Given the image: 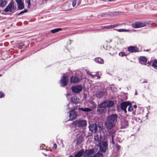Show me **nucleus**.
Listing matches in <instances>:
<instances>
[{
    "instance_id": "nucleus-1",
    "label": "nucleus",
    "mask_w": 157,
    "mask_h": 157,
    "mask_svg": "<svg viewBox=\"0 0 157 157\" xmlns=\"http://www.w3.org/2000/svg\"><path fill=\"white\" fill-rule=\"evenodd\" d=\"M72 124L76 127H83L86 126L87 122L85 120L80 119L74 121Z\"/></svg>"
},
{
    "instance_id": "nucleus-2",
    "label": "nucleus",
    "mask_w": 157,
    "mask_h": 157,
    "mask_svg": "<svg viewBox=\"0 0 157 157\" xmlns=\"http://www.w3.org/2000/svg\"><path fill=\"white\" fill-rule=\"evenodd\" d=\"M107 143L105 141H103L101 143H99L98 144V146L100 147V150L101 151L105 152L107 148Z\"/></svg>"
},
{
    "instance_id": "nucleus-3",
    "label": "nucleus",
    "mask_w": 157,
    "mask_h": 157,
    "mask_svg": "<svg viewBox=\"0 0 157 157\" xmlns=\"http://www.w3.org/2000/svg\"><path fill=\"white\" fill-rule=\"evenodd\" d=\"M117 115L113 114L108 116L107 117V119L115 124L117 120Z\"/></svg>"
},
{
    "instance_id": "nucleus-4",
    "label": "nucleus",
    "mask_w": 157,
    "mask_h": 157,
    "mask_svg": "<svg viewBox=\"0 0 157 157\" xmlns=\"http://www.w3.org/2000/svg\"><path fill=\"white\" fill-rule=\"evenodd\" d=\"M97 151L96 148H92L90 150H86L84 153V157L86 156H92L91 155L93 154Z\"/></svg>"
},
{
    "instance_id": "nucleus-5",
    "label": "nucleus",
    "mask_w": 157,
    "mask_h": 157,
    "mask_svg": "<svg viewBox=\"0 0 157 157\" xmlns=\"http://www.w3.org/2000/svg\"><path fill=\"white\" fill-rule=\"evenodd\" d=\"M146 24L144 22H137L132 24V27L133 28H139L145 27Z\"/></svg>"
},
{
    "instance_id": "nucleus-6",
    "label": "nucleus",
    "mask_w": 157,
    "mask_h": 157,
    "mask_svg": "<svg viewBox=\"0 0 157 157\" xmlns=\"http://www.w3.org/2000/svg\"><path fill=\"white\" fill-rule=\"evenodd\" d=\"M82 89V85H78L72 86L71 89L72 91L75 93H78L81 92Z\"/></svg>"
},
{
    "instance_id": "nucleus-7",
    "label": "nucleus",
    "mask_w": 157,
    "mask_h": 157,
    "mask_svg": "<svg viewBox=\"0 0 157 157\" xmlns=\"http://www.w3.org/2000/svg\"><path fill=\"white\" fill-rule=\"evenodd\" d=\"M115 124L107 119L105 123V127L108 129H110L114 127Z\"/></svg>"
},
{
    "instance_id": "nucleus-8",
    "label": "nucleus",
    "mask_w": 157,
    "mask_h": 157,
    "mask_svg": "<svg viewBox=\"0 0 157 157\" xmlns=\"http://www.w3.org/2000/svg\"><path fill=\"white\" fill-rule=\"evenodd\" d=\"M90 131L92 133H96L97 131V125L95 123L90 124L89 127Z\"/></svg>"
},
{
    "instance_id": "nucleus-9",
    "label": "nucleus",
    "mask_w": 157,
    "mask_h": 157,
    "mask_svg": "<svg viewBox=\"0 0 157 157\" xmlns=\"http://www.w3.org/2000/svg\"><path fill=\"white\" fill-rule=\"evenodd\" d=\"M86 74L88 75V76L90 78H94L95 77H98V78H100V76L98 73V72L97 73H94V74H92V73L88 71L87 70H86Z\"/></svg>"
},
{
    "instance_id": "nucleus-10",
    "label": "nucleus",
    "mask_w": 157,
    "mask_h": 157,
    "mask_svg": "<svg viewBox=\"0 0 157 157\" xmlns=\"http://www.w3.org/2000/svg\"><path fill=\"white\" fill-rule=\"evenodd\" d=\"M68 82V79L67 76H64L62 77L61 79L60 83L62 86L67 85Z\"/></svg>"
},
{
    "instance_id": "nucleus-11",
    "label": "nucleus",
    "mask_w": 157,
    "mask_h": 157,
    "mask_svg": "<svg viewBox=\"0 0 157 157\" xmlns=\"http://www.w3.org/2000/svg\"><path fill=\"white\" fill-rule=\"evenodd\" d=\"M130 104V102L128 101L122 102L121 104V108L124 111L125 113H126L127 112L126 110V108L128 105H129Z\"/></svg>"
},
{
    "instance_id": "nucleus-12",
    "label": "nucleus",
    "mask_w": 157,
    "mask_h": 157,
    "mask_svg": "<svg viewBox=\"0 0 157 157\" xmlns=\"http://www.w3.org/2000/svg\"><path fill=\"white\" fill-rule=\"evenodd\" d=\"M13 9H14V6L13 5L12 2H10L4 9V11L6 12L8 11L12 12L13 11Z\"/></svg>"
},
{
    "instance_id": "nucleus-13",
    "label": "nucleus",
    "mask_w": 157,
    "mask_h": 157,
    "mask_svg": "<svg viewBox=\"0 0 157 157\" xmlns=\"http://www.w3.org/2000/svg\"><path fill=\"white\" fill-rule=\"evenodd\" d=\"M78 114L73 111H70L69 113V120H72L76 118Z\"/></svg>"
},
{
    "instance_id": "nucleus-14",
    "label": "nucleus",
    "mask_w": 157,
    "mask_h": 157,
    "mask_svg": "<svg viewBox=\"0 0 157 157\" xmlns=\"http://www.w3.org/2000/svg\"><path fill=\"white\" fill-rule=\"evenodd\" d=\"M17 3L18 9L21 10L24 8V3L22 0H15Z\"/></svg>"
},
{
    "instance_id": "nucleus-15",
    "label": "nucleus",
    "mask_w": 157,
    "mask_h": 157,
    "mask_svg": "<svg viewBox=\"0 0 157 157\" xmlns=\"http://www.w3.org/2000/svg\"><path fill=\"white\" fill-rule=\"evenodd\" d=\"M119 25V24H116L108 25L103 26H101V28L103 29H111L116 27L118 26Z\"/></svg>"
},
{
    "instance_id": "nucleus-16",
    "label": "nucleus",
    "mask_w": 157,
    "mask_h": 157,
    "mask_svg": "<svg viewBox=\"0 0 157 157\" xmlns=\"http://www.w3.org/2000/svg\"><path fill=\"white\" fill-rule=\"evenodd\" d=\"M80 79L77 76H74L71 77L70 79V82L72 83H75L79 82Z\"/></svg>"
},
{
    "instance_id": "nucleus-17",
    "label": "nucleus",
    "mask_w": 157,
    "mask_h": 157,
    "mask_svg": "<svg viewBox=\"0 0 157 157\" xmlns=\"http://www.w3.org/2000/svg\"><path fill=\"white\" fill-rule=\"evenodd\" d=\"M138 48L135 47L130 46L128 48V50L131 52H134L138 51Z\"/></svg>"
},
{
    "instance_id": "nucleus-18",
    "label": "nucleus",
    "mask_w": 157,
    "mask_h": 157,
    "mask_svg": "<svg viewBox=\"0 0 157 157\" xmlns=\"http://www.w3.org/2000/svg\"><path fill=\"white\" fill-rule=\"evenodd\" d=\"M84 153V150L83 149H81L75 154L74 156L76 157H80Z\"/></svg>"
},
{
    "instance_id": "nucleus-19",
    "label": "nucleus",
    "mask_w": 157,
    "mask_h": 157,
    "mask_svg": "<svg viewBox=\"0 0 157 157\" xmlns=\"http://www.w3.org/2000/svg\"><path fill=\"white\" fill-rule=\"evenodd\" d=\"M101 135L97 134L94 136V140L98 142H99L101 140Z\"/></svg>"
},
{
    "instance_id": "nucleus-20",
    "label": "nucleus",
    "mask_w": 157,
    "mask_h": 157,
    "mask_svg": "<svg viewBox=\"0 0 157 157\" xmlns=\"http://www.w3.org/2000/svg\"><path fill=\"white\" fill-rule=\"evenodd\" d=\"M104 94V93L102 91H99L97 92L96 96L98 98L102 97Z\"/></svg>"
},
{
    "instance_id": "nucleus-21",
    "label": "nucleus",
    "mask_w": 157,
    "mask_h": 157,
    "mask_svg": "<svg viewBox=\"0 0 157 157\" xmlns=\"http://www.w3.org/2000/svg\"><path fill=\"white\" fill-rule=\"evenodd\" d=\"M121 125L122 128H124L128 126V122L126 121H123L121 122Z\"/></svg>"
},
{
    "instance_id": "nucleus-22",
    "label": "nucleus",
    "mask_w": 157,
    "mask_h": 157,
    "mask_svg": "<svg viewBox=\"0 0 157 157\" xmlns=\"http://www.w3.org/2000/svg\"><path fill=\"white\" fill-rule=\"evenodd\" d=\"M71 102L76 104L79 102V99H77L76 96H74L71 98Z\"/></svg>"
},
{
    "instance_id": "nucleus-23",
    "label": "nucleus",
    "mask_w": 157,
    "mask_h": 157,
    "mask_svg": "<svg viewBox=\"0 0 157 157\" xmlns=\"http://www.w3.org/2000/svg\"><path fill=\"white\" fill-rule=\"evenodd\" d=\"M78 109L85 112H88L91 110L90 109L86 107L79 108Z\"/></svg>"
},
{
    "instance_id": "nucleus-24",
    "label": "nucleus",
    "mask_w": 157,
    "mask_h": 157,
    "mask_svg": "<svg viewBox=\"0 0 157 157\" xmlns=\"http://www.w3.org/2000/svg\"><path fill=\"white\" fill-rule=\"evenodd\" d=\"M107 107H110L113 106L114 104V102L113 101H106Z\"/></svg>"
},
{
    "instance_id": "nucleus-25",
    "label": "nucleus",
    "mask_w": 157,
    "mask_h": 157,
    "mask_svg": "<svg viewBox=\"0 0 157 157\" xmlns=\"http://www.w3.org/2000/svg\"><path fill=\"white\" fill-rule=\"evenodd\" d=\"M95 61L98 63L103 64L104 63V60L98 57L95 59Z\"/></svg>"
},
{
    "instance_id": "nucleus-26",
    "label": "nucleus",
    "mask_w": 157,
    "mask_h": 157,
    "mask_svg": "<svg viewBox=\"0 0 157 157\" xmlns=\"http://www.w3.org/2000/svg\"><path fill=\"white\" fill-rule=\"evenodd\" d=\"M7 3L6 0H0V7H4Z\"/></svg>"
},
{
    "instance_id": "nucleus-27",
    "label": "nucleus",
    "mask_w": 157,
    "mask_h": 157,
    "mask_svg": "<svg viewBox=\"0 0 157 157\" xmlns=\"http://www.w3.org/2000/svg\"><path fill=\"white\" fill-rule=\"evenodd\" d=\"M140 62L142 63V62L145 63L147 61V59L144 56H141L139 58Z\"/></svg>"
},
{
    "instance_id": "nucleus-28",
    "label": "nucleus",
    "mask_w": 157,
    "mask_h": 157,
    "mask_svg": "<svg viewBox=\"0 0 157 157\" xmlns=\"http://www.w3.org/2000/svg\"><path fill=\"white\" fill-rule=\"evenodd\" d=\"M94 156V157H103V154L101 151H99Z\"/></svg>"
},
{
    "instance_id": "nucleus-29",
    "label": "nucleus",
    "mask_w": 157,
    "mask_h": 157,
    "mask_svg": "<svg viewBox=\"0 0 157 157\" xmlns=\"http://www.w3.org/2000/svg\"><path fill=\"white\" fill-rule=\"evenodd\" d=\"M99 107L101 108H104L107 107L106 101H104L99 105Z\"/></svg>"
},
{
    "instance_id": "nucleus-30",
    "label": "nucleus",
    "mask_w": 157,
    "mask_h": 157,
    "mask_svg": "<svg viewBox=\"0 0 157 157\" xmlns=\"http://www.w3.org/2000/svg\"><path fill=\"white\" fill-rule=\"evenodd\" d=\"M62 30V29L61 28H57L52 29L51 31L52 33H55Z\"/></svg>"
},
{
    "instance_id": "nucleus-31",
    "label": "nucleus",
    "mask_w": 157,
    "mask_h": 157,
    "mask_svg": "<svg viewBox=\"0 0 157 157\" xmlns=\"http://www.w3.org/2000/svg\"><path fill=\"white\" fill-rule=\"evenodd\" d=\"M115 30L120 32H129L130 30H127L124 29H115Z\"/></svg>"
},
{
    "instance_id": "nucleus-32",
    "label": "nucleus",
    "mask_w": 157,
    "mask_h": 157,
    "mask_svg": "<svg viewBox=\"0 0 157 157\" xmlns=\"http://www.w3.org/2000/svg\"><path fill=\"white\" fill-rule=\"evenodd\" d=\"M152 65L153 67H157V60H155L153 61Z\"/></svg>"
},
{
    "instance_id": "nucleus-33",
    "label": "nucleus",
    "mask_w": 157,
    "mask_h": 157,
    "mask_svg": "<svg viewBox=\"0 0 157 157\" xmlns=\"http://www.w3.org/2000/svg\"><path fill=\"white\" fill-rule=\"evenodd\" d=\"M82 139V137L78 138L77 140V143L78 144L81 143Z\"/></svg>"
},
{
    "instance_id": "nucleus-34",
    "label": "nucleus",
    "mask_w": 157,
    "mask_h": 157,
    "mask_svg": "<svg viewBox=\"0 0 157 157\" xmlns=\"http://www.w3.org/2000/svg\"><path fill=\"white\" fill-rule=\"evenodd\" d=\"M115 146L117 151H119L121 149V147L118 144H116Z\"/></svg>"
},
{
    "instance_id": "nucleus-35",
    "label": "nucleus",
    "mask_w": 157,
    "mask_h": 157,
    "mask_svg": "<svg viewBox=\"0 0 157 157\" xmlns=\"http://www.w3.org/2000/svg\"><path fill=\"white\" fill-rule=\"evenodd\" d=\"M128 106L129 107L128 108V110L129 111H131L133 109V108L131 104L130 103V105Z\"/></svg>"
},
{
    "instance_id": "nucleus-36",
    "label": "nucleus",
    "mask_w": 157,
    "mask_h": 157,
    "mask_svg": "<svg viewBox=\"0 0 157 157\" xmlns=\"http://www.w3.org/2000/svg\"><path fill=\"white\" fill-rule=\"evenodd\" d=\"M26 2L28 4V7H29L31 5L30 0H25Z\"/></svg>"
},
{
    "instance_id": "nucleus-37",
    "label": "nucleus",
    "mask_w": 157,
    "mask_h": 157,
    "mask_svg": "<svg viewBox=\"0 0 157 157\" xmlns=\"http://www.w3.org/2000/svg\"><path fill=\"white\" fill-rule=\"evenodd\" d=\"M76 3V1L75 0H74L72 1V5L73 7H75V5Z\"/></svg>"
},
{
    "instance_id": "nucleus-38",
    "label": "nucleus",
    "mask_w": 157,
    "mask_h": 157,
    "mask_svg": "<svg viewBox=\"0 0 157 157\" xmlns=\"http://www.w3.org/2000/svg\"><path fill=\"white\" fill-rule=\"evenodd\" d=\"M108 14L105 13H102L101 14V17H108Z\"/></svg>"
},
{
    "instance_id": "nucleus-39",
    "label": "nucleus",
    "mask_w": 157,
    "mask_h": 157,
    "mask_svg": "<svg viewBox=\"0 0 157 157\" xmlns=\"http://www.w3.org/2000/svg\"><path fill=\"white\" fill-rule=\"evenodd\" d=\"M119 56H121V57H123V56H124V55H125V56L126 55L123 52H121L120 53H119Z\"/></svg>"
},
{
    "instance_id": "nucleus-40",
    "label": "nucleus",
    "mask_w": 157,
    "mask_h": 157,
    "mask_svg": "<svg viewBox=\"0 0 157 157\" xmlns=\"http://www.w3.org/2000/svg\"><path fill=\"white\" fill-rule=\"evenodd\" d=\"M56 148H57V145L56 144H53V148L54 149H56Z\"/></svg>"
},
{
    "instance_id": "nucleus-41",
    "label": "nucleus",
    "mask_w": 157,
    "mask_h": 157,
    "mask_svg": "<svg viewBox=\"0 0 157 157\" xmlns=\"http://www.w3.org/2000/svg\"><path fill=\"white\" fill-rule=\"evenodd\" d=\"M3 96V94L2 92H0V98H2Z\"/></svg>"
},
{
    "instance_id": "nucleus-42",
    "label": "nucleus",
    "mask_w": 157,
    "mask_h": 157,
    "mask_svg": "<svg viewBox=\"0 0 157 157\" xmlns=\"http://www.w3.org/2000/svg\"><path fill=\"white\" fill-rule=\"evenodd\" d=\"M145 64H146V65H147V66H149V65H151V63H150L149 61H148Z\"/></svg>"
},
{
    "instance_id": "nucleus-43",
    "label": "nucleus",
    "mask_w": 157,
    "mask_h": 157,
    "mask_svg": "<svg viewBox=\"0 0 157 157\" xmlns=\"http://www.w3.org/2000/svg\"><path fill=\"white\" fill-rule=\"evenodd\" d=\"M71 95V93H67V98H68V96H70Z\"/></svg>"
},
{
    "instance_id": "nucleus-44",
    "label": "nucleus",
    "mask_w": 157,
    "mask_h": 157,
    "mask_svg": "<svg viewBox=\"0 0 157 157\" xmlns=\"http://www.w3.org/2000/svg\"><path fill=\"white\" fill-rule=\"evenodd\" d=\"M24 13V11H21L18 14V15H21V14L23 13Z\"/></svg>"
},
{
    "instance_id": "nucleus-45",
    "label": "nucleus",
    "mask_w": 157,
    "mask_h": 157,
    "mask_svg": "<svg viewBox=\"0 0 157 157\" xmlns=\"http://www.w3.org/2000/svg\"><path fill=\"white\" fill-rule=\"evenodd\" d=\"M18 48L20 49H21L22 48V46L21 45H19L18 46Z\"/></svg>"
},
{
    "instance_id": "nucleus-46",
    "label": "nucleus",
    "mask_w": 157,
    "mask_h": 157,
    "mask_svg": "<svg viewBox=\"0 0 157 157\" xmlns=\"http://www.w3.org/2000/svg\"><path fill=\"white\" fill-rule=\"evenodd\" d=\"M111 137H112V142H113V144H114L113 143V135H112L111 136Z\"/></svg>"
},
{
    "instance_id": "nucleus-47",
    "label": "nucleus",
    "mask_w": 157,
    "mask_h": 157,
    "mask_svg": "<svg viewBox=\"0 0 157 157\" xmlns=\"http://www.w3.org/2000/svg\"><path fill=\"white\" fill-rule=\"evenodd\" d=\"M23 11H24V13H25L27 11V10H25Z\"/></svg>"
},
{
    "instance_id": "nucleus-48",
    "label": "nucleus",
    "mask_w": 157,
    "mask_h": 157,
    "mask_svg": "<svg viewBox=\"0 0 157 157\" xmlns=\"http://www.w3.org/2000/svg\"><path fill=\"white\" fill-rule=\"evenodd\" d=\"M137 106L136 105H135L133 106V107L134 108H137Z\"/></svg>"
},
{
    "instance_id": "nucleus-49",
    "label": "nucleus",
    "mask_w": 157,
    "mask_h": 157,
    "mask_svg": "<svg viewBox=\"0 0 157 157\" xmlns=\"http://www.w3.org/2000/svg\"><path fill=\"white\" fill-rule=\"evenodd\" d=\"M70 105V104L68 105H67V109H70V108L68 107V106H69Z\"/></svg>"
},
{
    "instance_id": "nucleus-50",
    "label": "nucleus",
    "mask_w": 157,
    "mask_h": 157,
    "mask_svg": "<svg viewBox=\"0 0 157 157\" xmlns=\"http://www.w3.org/2000/svg\"><path fill=\"white\" fill-rule=\"evenodd\" d=\"M85 157H94V156H86Z\"/></svg>"
},
{
    "instance_id": "nucleus-51",
    "label": "nucleus",
    "mask_w": 157,
    "mask_h": 157,
    "mask_svg": "<svg viewBox=\"0 0 157 157\" xmlns=\"http://www.w3.org/2000/svg\"><path fill=\"white\" fill-rule=\"evenodd\" d=\"M44 155L45 156H47V155L46 154H44Z\"/></svg>"
},
{
    "instance_id": "nucleus-52",
    "label": "nucleus",
    "mask_w": 157,
    "mask_h": 157,
    "mask_svg": "<svg viewBox=\"0 0 157 157\" xmlns=\"http://www.w3.org/2000/svg\"><path fill=\"white\" fill-rule=\"evenodd\" d=\"M136 94H137V92H136V93H135V95H136Z\"/></svg>"
},
{
    "instance_id": "nucleus-53",
    "label": "nucleus",
    "mask_w": 157,
    "mask_h": 157,
    "mask_svg": "<svg viewBox=\"0 0 157 157\" xmlns=\"http://www.w3.org/2000/svg\"><path fill=\"white\" fill-rule=\"evenodd\" d=\"M1 76V75H0V76Z\"/></svg>"
}]
</instances>
